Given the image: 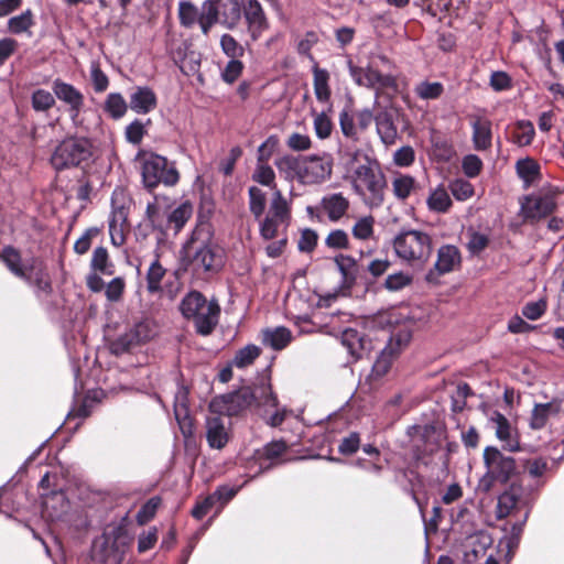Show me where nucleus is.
<instances>
[{
    "mask_svg": "<svg viewBox=\"0 0 564 564\" xmlns=\"http://www.w3.org/2000/svg\"><path fill=\"white\" fill-rule=\"evenodd\" d=\"M276 405V397L272 392L271 383L268 379L252 387H242L236 392L217 397L210 402L212 412H221L228 416L238 415L245 410L256 406L267 411Z\"/></svg>",
    "mask_w": 564,
    "mask_h": 564,
    "instance_id": "f257e3e1",
    "label": "nucleus"
},
{
    "mask_svg": "<svg viewBox=\"0 0 564 564\" xmlns=\"http://www.w3.org/2000/svg\"><path fill=\"white\" fill-rule=\"evenodd\" d=\"M288 178H295L303 185H316L329 180L333 172V158L328 153L307 155L300 159L285 156L276 162Z\"/></svg>",
    "mask_w": 564,
    "mask_h": 564,
    "instance_id": "f03ea898",
    "label": "nucleus"
},
{
    "mask_svg": "<svg viewBox=\"0 0 564 564\" xmlns=\"http://www.w3.org/2000/svg\"><path fill=\"white\" fill-rule=\"evenodd\" d=\"M354 192L369 208H379L384 203L387 180L378 161H368L352 169L349 176Z\"/></svg>",
    "mask_w": 564,
    "mask_h": 564,
    "instance_id": "7ed1b4c3",
    "label": "nucleus"
},
{
    "mask_svg": "<svg viewBox=\"0 0 564 564\" xmlns=\"http://www.w3.org/2000/svg\"><path fill=\"white\" fill-rule=\"evenodd\" d=\"M392 63L390 59L380 54L369 56L366 65H356L351 61L348 62L349 74L356 85L370 88L377 91L384 89H397V78L389 72Z\"/></svg>",
    "mask_w": 564,
    "mask_h": 564,
    "instance_id": "20e7f679",
    "label": "nucleus"
},
{
    "mask_svg": "<svg viewBox=\"0 0 564 564\" xmlns=\"http://www.w3.org/2000/svg\"><path fill=\"white\" fill-rule=\"evenodd\" d=\"M180 310L184 317L194 322L200 335H209L218 324L220 306L217 301H207L197 292H189L181 302Z\"/></svg>",
    "mask_w": 564,
    "mask_h": 564,
    "instance_id": "39448f33",
    "label": "nucleus"
},
{
    "mask_svg": "<svg viewBox=\"0 0 564 564\" xmlns=\"http://www.w3.org/2000/svg\"><path fill=\"white\" fill-rule=\"evenodd\" d=\"M393 249L402 261L421 267L427 262L432 253L431 237L419 230L403 231L393 239Z\"/></svg>",
    "mask_w": 564,
    "mask_h": 564,
    "instance_id": "423d86ee",
    "label": "nucleus"
},
{
    "mask_svg": "<svg viewBox=\"0 0 564 564\" xmlns=\"http://www.w3.org/2000/svg\"><path fill=\"white\" fill-rule=\"evenodd\" d=\"M130 543L131 536L123 525L108 527L94 544V557L101 564H121Z\"/></svg>",
    "mask_w": 564,
    "mask_h": 564,
    "instance_id": "0eeeda50",
    "label": "nucleus"
},
{
    "mask_svg": "<svg viewBox=\"0 0 564 564\" xmlns=\"http://www.w3.org/2000/svg\"><path fill=\"white\" fill-rule=\"evenodd\" d=\"M1 258L14 275L36 286L39 291H50L51 283L41 261L32 258L22 262L20 253L12 247L4 248Z\"/></svg>",
    "mask_w": 564,
    "mask_h": 564,
    "instance_id": "6e6552de",
    "label": "nucleus"
},
{
    "mask_svg": "<svg viewBox=\"0 0 564 564\" xmlns=\"http://www.w3.org/2000/svg\"><path fill=\"white\" fill-rule=\"evenodd\" d=\"M291 223V205L280 189H275L270 200L269 210L259 224L260 236L264 240L285 237Z\"/></svg>",
    "mask_w": 564,
    "mask_h": 564,
    "instance_id": "1a4fd4ad",
    "label": "nucleus"
},
{
    "mask_svg": "<svg viewBox=\"0 0 564 564\" xmlns=\"http://www.w3.org/2000/svg\"><path fill=\"white\" fill-rule=\"evenodd\" d=\"M93 155V144L86 138H66L54 150L51 156L52 166L62 171L79 166Z\"/></svg>",
    "mask_w": 564,
    "mask_h": 564,
    "instance_id": "9d476101",
    "label": "nucleus"
},
{
    "mask_svg": "<svg viewBox=\"0 0 564 564\" xmlns=\"http://www.w3.org/2000/svg\"><path fill=\"white\" fill-rule=\"evenodd\" d=\"M140 162L145 187L154 188L161 183L173 186L178 182V172L174 163H170L166 158L155 153H144Z\"/></svg>",
    "mask_w": 564,
    "mask_h": 564,
    "instance_id": "9b49d317",
    "label": "nucleus"
},
{
    "mask_svg": "<svg viewBox=\"0 0 564 564\" xmlns=\"http://www.w3.org/2000/svg\"><path fill=\"white\" fill-rule=\"evenodd\" d=\"M484 463L487 468L485 480L506 484L516 474V460L502 454L497 447L488 446L484 451Z\"/></svg>",
    "mask_w": 564,
    "mask_h": 564,
    "instance_id": "f8f14e48",
    "label": "nucleus"
},
{
    "mask_svg": "<svg viewBox=\"0 0 564 564\" xmlns=\"http://www.w3.org/2000/svg\"><path fill=\"white\" fill-rule=\"evenodd\" d=\"M155 333V325L152 321H140L111 343V350L116 355L123 354L130 348L152 339Z\"/></svg>",
    "mask_w": 564,
    "mask_h": 564,
    "instance_id": "ddd939ff",
    "label": "nucleus"
},
{
    "mask_svg": "<svg viewBox=\"0 0 564 564\" xmlns=\"http://www.w3.org/2000/svg\"><path fill=\"white\" fill-rule=\"evenodd\" d=\"M486 414L490 429L495 431V435L503 444V448L509 452L520 451L518 431L510 421L497 410H490Z\"/></svg>",
    "mask_w": 564,
    "mask_h": 564,
    "instance_id": "4468645a",
    "label": "nucleus"
},
{
    "mask_svg": "<svg viewBox=\"0 0 564 564\" xmlns=\"http://www.w3.org/2000/svg\"><path fill=\"white\" fill-rule=\"evenodd\" d=\"M52 90L58 100L68 106L70 120L74 126H78L79 113L85 105V97L83 93L72 84L59 78L53 82Z\"/></svg>",
    "mask_w": 564,
    "mask_h": 564,
    "instance_id": "2eb2a0df",
    "label": "nucleus"
},
{
    "mask_svg": "<svg viewBox=\"0 0 564 564\" xmlns=\"http://www.w3.org/2000/svg\"><path fill=\"white\" fill-rule=\"evenodd\" d=\"M187 247L194 250L192 263L196 270L209 272L217 271L221 268L223 254L221 250L216 245L206 242L196 246V241L193 239Z\"/></svg>",
    "mask_w": 564,
    "mask_h": 564,
    "instance_id": "dca6fc26",
    "label": "nucleus"
},
{
    "mask_svg": "<svg viewBox=\"0 0 564 564\" xmlns=\"http://www.w3.org/2000/svg\"><path fill=\"white\" fill-rule=\"evenodd\" d=\"M411 333L408 329H399L393 333L387 346L381 350L380 356L373 365V371L377 375H384L391 360L410 343Z\"/></svg>",
    "mask_w": 564,
    "mask_h": 564,
    "instance_id": "f3484780",
    "label": "nucleus"
},
{
    "mask_svg": "<svg viewBox=\"0 0 564 564\" xmlns=\"http://www.w3.org/2000/svg\"><path fill=\"white\" fill-rule=\"evenodd\" d=\"M120 195H122L120 193ZM119 194L117 192L112 195V209L109 217V234L111 243L115 247H120L126 241V234L129 230L128 225V208L123 204H118Z\"/></svg>",
    "mask_w": 564,
    "mask_h": 564,
    "instance_id": "a211bd4d",
    "label": "nucleus"
},
{
    "mask_svg": "<svg viewBox=\"0 0 564 564\" xmlns=\"http://www.w3.org/2000/svg\"><path fill=\"white\" fill-rule=\"evenodd\" d=\"M350 207L349 199L343 193H329L322 197L317 209L330 223L343 219Z\"/></svg>",
    "mask_w": 564,
    "mask_h": 564,
    "instance_id": "6ab92c4d",
    "label": "nucleus"
},
{
    "mask_svg": "<svg viewBox=\"0 0 564 564\" xmlns=\"http://www.w3.org/2000/svg\"><path fill=\"white\" fill-rule=\"evenodd\" d=\"M271 143V139H268L263 142L258 149V164L253 172L252 178L257 183L269 186L275 192V173L271 166L267 164V161L271 156V150L269 149Z\"/></svg>",
    "mask_w": 564,
    "mask_h": 564,
    "instance_id": "aec40b11",
    "label": "nucleus"
},
{
    "mask_svg": "<svg viewBox=\"0 0 564 564\" xmlns=\"http://www.w3.org/2000/svg\"><path fill=\"white\" fill-rule=\"evenodd\" d=\"M206 440L208 445L215 449L224 448L229 440V431L225 421L219 415H209L206 417Z\"/></svg>",
    "mask_w": 564,
    "mask_h": 564,
    "instance_id": "412c9836",
    "label": "nucleus"
},
{
    "mask_svg": "<svg viewBox=\"0 0 564 564\" xmlns=\"http://www.w3.org/2000/svg\"><path fill=\"white\" fill-rule=\"evenodd\" d=\"M521 488L517 486H511L509 490L501 494L498 498L497 505V517L506 518L513 512H518L520 510L529 509L527 507V502L521 497Z\"/></svg>",
    "mask_w": 564,
    "mask_h": 564,
    "instance_id": "4be33fe9",
    "label": "nucleus"
},
{
    "mask_svg": "<svg viewBox=\"0 0 564 564\" xmlns=\"http://www.w3.org/2000/svg\"><path fill=\"white\" fill-rule=\"evenodd\" d=\"M555 208V202L552 196H531L522 204V213L525 218L545 217Z\"/></svg>",
    "mask_w": 564,
    "mask_h": 564,
    "instance_id": "5701e85b",
    "label": "nucleus"
},
{
    "mask_svg": "<svg viewBox=\"0 0 564 564\" xmlns=\"http://www.w3.org/2000/svg\"><path fill=\"white\" fill-rule=\"evenodd\" d=\"M156 107V96L149 87H137L130 95V108L137 113H149Z\"/></svg>",
    "mask_w": 564,
    "mask_h": 564,
    "instance_id": "b1692460",
    "label": "nucleus"
},
{
    "mask_svg": "<svg viewBox=\"0 0 564 564\" xmlns=\"http://www.w3.org/2000/svg\"><path fill=\"white\" fill-rule=\"evenodd\" d=\"M473 142L478 151L487 150L491 147V122L490 120L477 117L471 121Z\"/></svg>",
    "mask_w": 564,
    "mask_h": 564,
    "instance_id": "393cba45",
    "label": "nucleus"
},
{
    "mask_svg": "<svg viewBox=\"0 0 564 564\" xmlns=\"http://www.w3.org/2000/svg\"><path fill=\"white\" fill-rule=\"evenodd\" d=\"M460 264V252L452 245L443 246L437 251L435 269L440 274L448 273Z\"/></svg>",
    "mask_w": 564,
    "mask_h": 564,
    "instance_id": "a878e982",
    "label": "nucleus"
},
{
    "mask_svg": "<svg viewBox=\"0 0 564 564\" xmlns=\"http://www.w3.org/2000/svg\"><path fill=\"white\" fill-rule=\"evenodd\" d=\"M245 15L251 29L252 37L257 39L268 26L261 4L257 0H249Z\"/></svg>",
    "mask_w": 564,
    "mask_h": 564,
    "instance_id": "bb28decb",
    "label": "nucleus"
},
{
    "mask_svg": "<svg viewBox=\"0 0 564 564\" xmlns=\"http://www.w3.org/2000/svg\"><path fill=\"white\" fill-rule=\"evenodd\" d=\"M341 344L355 358H360L364 351H366L370 345L369 341L358 330L352 328H347L343 332Z\"/></svg>",
    "mask_w": 564,
    "mask_h": 564,
    "instance_id": "cd10ccee",
    "label": "nucleus"
},
{
    "mask_svg": "<svg viewBox=\"0 0 564 564\" xmlns=\"http://www.w3.org/2000/svg\"><path fill=\"white\" fill-rule=\"evenodd\" d=\"M219 0H205L200 7L199 25L202 33L207 36L219 19Z\"/></svg>",
    "mask_w": 564,
    "mask_h": 564,
    "instance_id": "c85d7f7f",
    "label": "nucleus"
},
{
    "mask_svg": "<svg viewBox=\"0 0 564 564\" xmlns=\"http://www.w3.org/2000/svg\"><path fill=\"white\" fill-rule=\"evenodd\" d=\"M174 413L182 433L185 436L192 435V424L187 411V391L184 388L178 389L175 395Z\"/></svg>",
    "mask_w": 564,
    "mask_h": 564,
    "instance_id": "c756f323",
    "label": "nucleus"
},
{
    "mask_svg": "<svg viewBox=\"0 0 564 564\" xmlns=\"http://www.w3.org/2000/svg\"><path fill=\"white\" fill-rule=\"evenodd\" d=\"M292 339L291 332L285 327H276L273 329H265L262 333V341L265 346L274 350L285 348Z\"/></svg>",
    "mask_w": 564,
    "mask_h": 564,
    "instance_id": "7c9ffc66",
    "label": "nucleus"
},
{
    "mask_svg": "<svg viewBox=\"0 0 564 564\" xmlns=\"http://www.w3.org/2000/svg\"><path fill=\"white\" fill-rule=\"evenodd\" d=\"M560 411V405L555 402L535 404L531 420L530 426L534 430H540L545 426L549 417L551 415L557 414Z\"/></svg>",
    "mask_w": 564,
    "mask_h": 564,
    "instance_id": "2f4dec72",
    "label": "nucleus"
},
{
    "mask_svg": "<svg viewBox=\"0 0 564 564\" xmlns=\"http://www.w3.org/2000/svg\"><path fill=\"white\" fill-rule=\"evenodd\" d=\"M392 192L397 199L405 200L415 189L416 181L413 176L398 173L391 182Z\"/></svg>",
    "mask_w": 564,
    "mask_h": 564,
    "instance_id": "473e14b6",
    "label": "nucleus"
},
{
    "mask_svg": "<svg viewBox=\"0 0 564 564\" xmlns=\"http://www.w3.org/2000/svg\"><path fill=\"white\" fill-rule=\"evenodd\" d=\"M192 214L193 206L191 203L184 202L180 204L167 217L169 227L177 234L192 217Z\"/></svg>",
    "mask_w": 564,
    "mask_h": 564,
    "instance_id": "72a5a7b5",
    "label": "nucleus"
},
{
    "mask_svg": "<svg viewBox=\"0 0 564 564\" xmlns=\"http://www.w3.org/2000/svg\"><path fill=\"white\" fill-rule=\"evenodd\" d=\"M200 10L191 1L178 2V20L183 28L191 29L199 21Z\"/></svg>",
    "mask_w": 564,
    "mask_h": 564,
    "instance_id": "f704fd0d",
    "label": "nucleus"
},
{
    "mask_svg": "<svg viewBox=\"0 0 564 564\" xmlns=\"http://www.w3.org/2000/svg\"><path fill=\"white\" fill-rule=\"evenodd\" d=\"M314 74V93L317 98V100L325 102L328 101L330 97V89L328 86L329 75L326 69H322L318 67H315L313 70Z\"/></svg>",
    "mask_w": 564,
    "mask_h": 564,
    "instance_id": "c9c22d12",
    "label": "nucleus"
},
{
    "mask_svg": "<svg viewBox=\"0 0 564 564\" xmlns=\"http://www.w3.org/2000/svg\"><path fill=\"white\" fill-rule=\"evenodd\" d=\"M91 268L102 274L111 275L115 272V265L109 260V254L106 248L97 247L91 257Z\"/></svg>",
    "mask_w": 564,
    "mask_h": 564,
    "instance_id": "e433bc0d",
    "label": "nucleus"
},
{
    "mask_svg": "<svg viewBox=\"0 0 564 564\" xmlns=\"http://www.w3.org/2000/svg\"><path fill=\"white\" fill-rule=\"evenodd\" d=\"M427 205L433 212L445 213L451 207L452 200L444 187H437L430 194Z\"/></svg>",
    "mask_w": 564,
    "mask_h": 564,
    "instance_id": "4c0bfd02",
    "label": "nucleus"
},
{
    "mask_svg": "<svg viewBox=\"0 0 564 564\" xmlns=\"http://www.w3.org/2000/svg\"><path fill=\"white\" fill-rule=\"evenodd\" d=\"M534 134L535 132L532 122L528 120H521L518 121L514 127L512 139L513 142L519 147H525L532 142Z\"/></svg>",
    "mask_w": 564,
    "mask_h": 564,
    "instance_id": "58836bf2",
    "label": "nucleus"
},
{
    "mask_svg": "<svg viewBox=\"0 0 564 564\" xmlns=\"http://www.w3.org/2000/svg\"><path fill=\"white\" fill-rule=\"evenodd\" d=\"M260 348L256 345H247L246 347L239 349L235 358L231 361V366L237 368H246L253 364V361L260 356Z\"/></svg>",
    "mask_w": 564,
    "mask_h": 564,
    "instance_id": "ea45409f",
    "label": "nucleus"
},
{
    "mask_svg": "<svg viewBox=\"0 0 564 564\" xmlns=\"http://www.w3.org/2000/svg\"><path fill=\"white\" fill-rule=\"evenodd\" d=\"M165 275V269L161 265L159 260H154L147 272V289L150 293H158L161 291V283Z\"/></svg>",
    "mask_w": 564,
    "mask_h": 564,
    "instance_id": "a19ab883",
    "label": "nucleus"
},
{
    "mask_svg": "<svg viewBox=\"0 0 564 564\" xmlns=\"http://www.w3.org/2000/svg\"><path fill=\"white\" fill-rule=\"evenodd\" d=\"M265 194L257 186L249 188V209L256 219H260L265 209Z\"/></svg>",
    "mask_w": 564,
    "mask_h": 564,
    "instance_id": "79ce46f5",
    "label": "nucleus"
},
{
    "mask_svg": "<svg viewBox=\"0 0 564 564\" xmlns=\"http://www.w3.org/2000/svg\"><path fill=\"white\" fill-rule=\"evenodd\" d=\"M105 110L113 119H119V118L123 117V115L127 111V102L120 94H118V93L109 94L106 99V102H105Z\"/></svg>",
    "mask_w": 564,
    "mask_h": 564,
    "instance_id": "37998d69",
    "label": "nucleus"
},
{
    "mask_svg": "<svg viewBox=\"0 0 564 564\" xmlns=\"http://www.w3.org/2000/svg\"><path fill=\"white\" fill-rule=\"evenodd\" d=\"M415 94L424 100L437 99L444 93V87L438 82H422L414 88Z\"/></svg>",
    "mask_w": 564,
    "mask_h": 564,
    "instance_id": "c03bdc74",
    "label": "nucleus"
},
{
    "mask_svg": "<svg viewBox=\"0 0 564 564\" xmlns=\"http://www.w3.org/2000/svg\"><path fill=\"white\" fill-rule=\"evenodd\" d=\"M375 219L371 216H365L358 219L352 227V236L359 240H368L373 235Z\"/></svg>",
    "mask_w": 564,
    "mask_h": 564,
    "instance_id": "a18cd8bd",
    "label": "nucleus"
},
{
    "mask_svg": "<svg viewBox=\"0 0 564 564\" xmlns=\"http://www.w3.org/2000/svg\"><path fill=\"white\" fill-rule=\"evenodd\" d=\"M33 24V14L31 10H26L23 13L13 17L8 22V28L10 32L14 34H20L25 32Z\"/></svg>",
    "mask_w": 564,
    "mask_h": 564,
    "instance_id": "49530a36",
    "label": "nucleus"
},
{
    "mask_svg": "<svg viewBox=\"0 0 564 564\" xmlns=\"http://www.w3.org/2000/svg\"><path fill=\"white\" fill-rule=\"evenodd\" d=\"M519 176L527 183H532L539 175V165L531 159L520 160L517 163Z\"/></svg>",
    "mask_w": 564,
    "mask_h": 564,
    "instance_id": "de8ad7c7",
    "label": "nucleus"
},
{
    "mask_svg": "<svg viewBox=\"0 0 564 564\" xmlns=\"http://www.w3.org/2000/svg\"><path fill=\"white\" fill-rule=\"evenodd\" d=\"M220 46L225 55L232 58H240L245 54V48L230 34H224L220 39Z\"/></svg>",
    "mask_w": 564,
    "mask_h": 564,
    "instance_id": "09e8293b",
    "label": "nucleus"
},
{
    "mask_svg": "<svg viewBox=\"0 0 564 564\" xmlns=\"http://www.w3.org/2000/svg\"><path fill=\"white\" fill-rule=\"evenodd\" d=\"M449 189L457 200H467L475 193L473 184L463 178L453 181L449 185Z\"/></svg>",
    "mask_w": 564,
    "mask_h": 564,
    "instance_id": "8fccbe9b",
    "label": "nucleus"
},
{
    "mask_svg": "<svg viewBox=\"0 0 564 564\" xmlns=\"http://www.w3.org/2000/svg\"><path fill=\"white\" fill-rule=\"evenodd\" d=\"M55 105L54 96L44 89H37L32 95V107L36 111H46Z\"/></svg>",
    "mask_w": 564,
    "mask_h": 564,
    "instance_id": "3c124183",
    "label": "nucleus"
},
{
    "mask_svg": "<svg viewBox=\"0 0 564 564\" xmlns=\"http://www.w3.org/2000/svg\"><path fill=\"white\" fill-rule=\"evenodd\" d=\"M547 307V302L545 299H539L536 301L528 302L522 307V316L528 319L536 321L545 313Z\"/></svg>",
    "mask_w": 564,
    "mask_h": 564,
    "instance_id": "603ef678",
    "label": "nucleus"
},
{
    "mask_svg": "<svg viewBox=\"0 0 564 564\" xmlns=\"http://www.w3.org/2000/svg\"><path fill=\"white\" fill-rule=\"evenodd\" d=\"M160 505V497H152L151 499H149L137 513L138 523L144 524L149 522L155 516Z\"/></svg>",
    "mask_w": 564,
    "mask_h": 564,
    "instance_id": "864d4df0",
    "label": "nucleus"
},
{
    "mask_svg": "<svg viewBox=\"0 0 564 564\" xmlns=\"http://www.w3.org/2000/svg\"><path fill=\"white\" fill-rule=\"evenodd\" d=\"M377 131L380 135L381 141L386 145H391L395 142L398 132L392 121L389 119L377 121Z\"/></svg>",
    "mask_w": 564,
    "mask_h": 564,
    "instance_id": "5fc2aeb1",
    "label": "nucleus"
},
{
    "mask_svg": "<svg viewBox=\"0 0 564 564\" xmlns=\"http://www.w3.org/2000/svg\"><path fill=\"white\" fill-rule=\"evenodd\" d=\"M412 276L404 272L393 273L387 276L384 281V288L389 291H400L405 286L410 285Z\"/></svg>",
    "mask_w": 564,
    "mask_h": 564,
    "instance_id": "6e6d98bb",
    "label": "nucleus"
},
{
    "mask_svg": "<svg viewBox=\"0 0 564 564\" xmlns=\"http://www.w3.org/2000/svg\"><path fill=\"white\" fill-rule=\"evenodd\" d=\"M314 130L319 139H327L330 135L333 123L325 112L317 113L314 117Z\"/></svg>",
    "mask_w": 564,
    "mask_h": 564,
    "instance_id": "4d7b16f0",
    "label": "nucleus"
},
{
    "mask_svg": "<svg viewBox=\"0 0 564 564\" xmlns=\"http://www.w3.org/2000/svg\"><path fill=\"white\" fill-rule=\"evenodd\" d=\"M339 124H340L341 132L345 137L352 139L354 141H357L359 139V137H358L359 128L356 127L354 117L350 116L347 111L340 112Z\"/></svg>",
    "mask_w": 564,
    "mask_h": 564,
    "instance_id": "13d9d810",
    "label": "nucleus"
},
{
    "mask_svg": "<svg viewBox=\"0 0 564 564\" xmlns=\"http://www.w3.org/2000/svg\"><path fill=\"white\" fill-rule=\"evenodd\" d=\"M325 243L332 249H346L349 245L348 235L341 229H335L328 234Z\"/></svg>",
    "mask_w": 564,
    "mask_h": 564,
    "instance_id": "bf43d9fd",
    "label": "nucleus"
},
{
    "mask_svg": "<svg viewBox=\"0 0 564 564\" xmlns=\"http://www.w3.org/2000/svg\"><path fill=\"white\" fill-rule=\"evenodd\" d=\"M90 76L96 93H102L108 88V76L100 69L97 63L91 64Z\"/></svg>",
    "mask_w": 564,
    "mask_h": 564,
    "instance_id": "052dcab7",
    "label": "nucleus"
},
{
    "mask_svg": "<svg viewBox=\"0 0 564 564\" xmlns=\"http://www.w3.org/2000/svg\"><path fill=\"white\" fill-rule=\"evenodd\" d=\"M462 167L466 176L476 177L482 169V162L477 155L468 154L463 159Z\"/></svg>",
    "mask_w": 564,
    "mask_h": 564,
    "instance_id": "680f3d73",
    "label": "nucleus"
},
{
    "mask_svg": "<svg viewBox=\"0 0 564 564\" xmlns=\"http://www.w3.org/2000/svg\"><path fill=\"white\" fill-rule=\"evenodd\" d=\"M415 159V152L412 147L405 145L398 149L393 154V163L400 167L410 166Z\"/></svg>",
    "mask_w": 564,
    "mask_h": 564,
    "instance_id": "e2e57ef3",
    "label": "nucleus"
},
{
    "mask_svg": "<svg viewBox=\"0 0 564 564\" xmlns=\"http://www.w3.org/2000/svg\"><path fill=\"white\" fill-rule=\"evenodd\" d=\"M144 134H145V127L140 120L132 121L126 128V139L128 142H130L132 144L141 143Z\"/></svg>",
    "mask_w": 564,
    "mask_h": 564,
    "instance_id": "0e129e2a",
    "label": "nucleus"
},
{
    "mask_svg": "<svg viewBox=\"0 0 564 564\" xmlns=\"http://www.w3.org/2000/svg\"><path fill=\"white\" fill-rule=\"evenodd\" d=\"M158 542V530L151 528L147 532H142L138 538V552L144 553L151 550Z\"/></svg>",
    "mask_w": 564,
    "mask_h": 564,
    "instance_id": "69168bd1",
    "label": "nucleus"
},
{
    "mask_svg": "<svg viewBox=\"0 0 564 564\" xmlns=\"http://www.w3.org/2000/svg\"><path fill=\"white\" fill-rule=\"evenodd\" d=\"M242 69L243 65L239 61V58H232L227 63L225 69L223 70V79L226 83L231 84L238 79V77L241 75Z\"/></svg>",
    "mask_w": 564,
    "mask_h": 564,
    "instance_id": "338daca9",
    "label": "nucleus"
},
{
    "mask_svg": "<svg viewBox=\"0 0 564 564\" xmlns=\"http://www.w3.org/2000/svg\"><path fill=\"white\" fill-rule=\"evenodd\" d=\"M124 280L122 278L112 279L106 286L105 294L111 302H118L124 291Z\"/></svg>",
    "mask_w": 564,
    "mask_h": 564,
    "instance_id": "774afa93",
    "label": "nucleus"
}]
</instances>
